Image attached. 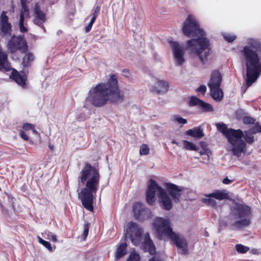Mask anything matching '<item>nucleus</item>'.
<instances>
[{"mask_svg": "<svg viewBox=\"0 0 261 261\" xmlns=\"http://www.w3.org/2000/svg\"><path fill=\"white\" fill-rule=\"evenodd\" d=\"M34 57L32 53H28L23 58L22 64L24 66H27L30 62L34 60Z\"/></svg>", "mask_w": 261, "mask_h": 261, "instance_id": "31", "label": "nucleus"}, {"mask_svg": "<svg viewBox=\"0 0 261 261\" xmlns=\"http://www.w3.org/2000/svg\"><path fill=\"white\" fill-rule=\"evenodd\" d=\"M126 243H122L120 245L116 251V257L117 259L121 258L126 254Z\"/></svg>", "mask_w": 261, "mask_h": 261, "instance_id": "25", "label": "nucleus"}, {"mask_svg": "<svg viewBox=\"0 0 261 261\" xmlns=\"http://www.w3.org/2000/svg\"><path fill=\"white\" fill-rule=\"evenodd\" d=\"M206 87L204 85H201L198 89L197 91L201 93H204L206 91Z\"/></svg>", "mask_w": 261, "mask_h": 261, "instance_id": "42", "label": "nucleus"}, {"mask_svg": "<svg viewBox=\"0 0 261 261\" xmlns=\"http://www.w3.org/2000/svg\"><path fill=\"white\" fill-rule=\"evenodd\" d=\"M31 130L32 133L35 135H38V132L35 129V126L29 123H25L22 126V129L20 132L21 137L24 140H29V137L26 134L25 132Z\"/></svg>", "mask_w": 261, "mask_h": 261, "instance_id": "19", "label": "nucleus"}, {"mask_svg": "<svg viewBox=\"0 0 261 261\" xmlns=\"http://www.w3.org/2000/svg\"><path fill=\"white\" fill-rule=\"evenodd\" d=\"M99 11H100V7L99 6H97L94 7V10H93V12L92 13V18H91V20L90 21V22H91V23H94L96 17H97V16L98 15Z\"/></svg>", "mask_w": 261, "mask_h": 261, "instance_id": "36", "label": "nucleus"}, {"mask_svg": "<svg viewBox=\"0 0 261 261\" xmlns=\"http://www.w3.org/2000/svg\"><path fill=\"white\" fill-rule=\"evenodd\" d=\"M22 9L20 14V19L19 22V25L20 31L22 32H25L27 31L26 28L24 27V20L25 18H29L30 12L29 9L27 5V0H20Z\"/></svg>", "mask_w": 261, "mask_h": 261, "instance_id": "15", "label": "nucleus"}, {"mask_svg": "<svg viewBox=\"0 0 261 261\" xmlns=\"http://www.w3.org/2000/svg\"><path fill=\"white\" fill-rule=\"evenodd\" d=\"M237 251L240 253H245L249 250V247L242 244H237L235 246Z\"/></svg>", "mask_w": 261, "mask_h": 261, "instance_id": "33", "label": "nucleus"}, {"mask_svg": "<svg viewBox=\"0 0 261 261\" xmlns=\"http://www.w3.org/2000/svg\"><path fill=\"white\" fill-rule=\"evenodd\" d=\"M142 247L144 251L149 252L150 254L153 255L155 253V247L148 233H146L144 236V241Z\"/></svg>", "mask_w": 261, "mask_h": 261, "instance_id": "17", "label": "nucleus"}, {"mask_svg": "<svg viewBox=\"0 0 261 261\" xmlns=\"http://www.w3.org/2000/svg\"><path fill=\"white\" fill-rule=\"evenodd\" d=\"M87 100L96 107H102L108 102H122L123 94L118 89L116 76L112 75L107 83H100L92 88Z\"/></svg>", "mask_w": 261, "mask_h": 261, "instance_id": "3", "label": "nucleus"}, {"mask_svg": "<svg viewBox=\"0 0 261 261\" xmlns=\"http://www.w3.org/2000/svg\"><path fill=\"white\" fill-rule=\"evenodd\" d=\"M222 35L225 40L228 42H232L236 38V35L229 33H224Z\"/></svg>", "mask_w": 261, "mask_h": 261, "instance_id": "38", "label": "nucleus"}, {"mask_svg": "<svg viewBox=\"0 0 261 261\" xmlns=\"http://www.w3.org/2000/svg\"><path fill=\"white\" fill-rule=\"evenodd\" d=\"M216 125L217 129L227 138L231 145L233 154L237 157L246 152V143L251 144L253 143V134L261 132V126L258 123L244 132L241 129L228 128L223 123H218Z\"/></svg>", "mask_w": 261, "mask_h": 261, "instance_id": "4", "label": "nucleus"}, {"mask_svg": "<svg viewBox=\"0 0 261 261\" xmlns=\"http://www.w3.org/2000/svg\"><path fill=\"white\" fill-rule=\"evenodd\" d=\"M242 121L244 124H249L254 123L255 120L249 116H245L243 118Z\"/></svg>", "mask_w": 261, "mask_h": 261, "instance_id": "40", "label": "nucleus"}, {"mask_svg": "<svg viewBox=\"0 0 261 261\" xmlns=\"http://www.w3.org/2000/svg\"><path fill=\"white\" fill-rule=\"evenodd\" d=\"M49 148H50L51 150H53V146L49 145Z\"/></svg>", "mask_w": 261, "mask_h": 261, "instance_id": "49", "label": "nucleus"}, {"mask_svg": "<svg viewBox=\"0 0 261 261\" xmlns=\"http://www.w3.org/2000/svg\"><path fill=\"white\" fill-rule=\"evenodd\" d=\"M206 198L202 199L203 203L210 206H216L217 205L216 201L214 197L209 196V194L205 195Z\"/></svg>", "mask_w": 261, "mask_h": 261, "instance_id": "28", "label": "nucleus"}, {"mask_svg": "<svg viewBox=\"0 0 261 261\" xmlns=\"http://www.w3.org/2000/svg\"><path fill=\"white\" fill-rule=\"evenodd\" d=\"M169 45L172 49L175 64L176 65L180 66L185 62V48L177 41H169Z\"/></svg>", "mask_w": 261, "mask_h": 261, "instance_id": "11", "label": "nucleus"}, {"mask_svg": "<svg viewBox=\"0 0 261 261\" xmlns=\"http://www.w3.org/2000/svg\"><path fill=\"white\" fill-rule=\"evenodd\" d=\"M209 196L214 197L218 200H222L229 199V194L226 190H216L209 194Z\"/></svg>", "mask_w": 261, "mask_h": 261, "instance_id": "21", "label": "nucleus"}, {"mask_svg": "<svg viewBox=\"0 0 261 261\" xmlns=\"http://www.w3.org/2000/svg\"><path fill=\"white\" fill-rule=\"evenodd\" d=\"M148 261H164V260L159 257L153 256L151 259H150Z\"/></svg>", "mask_w": 261, "mask_h": 261, "instance_id": "44", "label": "nucleus"}, {"mask_svg": "<svg viewBox=\"0 0 261 261\" xmlns=\"http://www.w3.org/2000/svg\"><path fill=\"white\" fill-rule=\"evenodd\" d=\"M38 242L46 247L49 251L51 252L55 249V246L52 247L50 244L43 239H42L40 236L37 237Z\"/></svg>", "mask_w": 261, "mask_h": 261, "instance_id": "30", "label": "nucleus"}, {"mask_svg": "<svg viewBox=\"0 0 261 261\" xmlns=\"http://www.w3.org/2000/svg\"><path fill=\"white\" fill-rule=\"evenodd\" d=\"M34 10V14L36 17V18L34 20V23L39 26H42L45 31V28L43 25H42L43 23L45 22L46 19L45 13L40 10V7L38 4H35Z\"/></svg>", "mask_w": 261, "mask_h": 261, "instance_id": "16", "label": "nucleus"}, {"mask_svg": "<svg viewBox=\"0 0 261 261\" xmlns=\"http://www.w3.org/2000/svg\"><path fill=\"white\" fill-rule=\"evenodd\" d=\"M140 255L138 253L133 251L130 253L126 261H140Z\"/></svg>", "mask_w": 261, "mask_h": 261, "instance_id": "35", "label": "nucleus"}, {"mask_svg": "<svg viewBox=\"0 0 261 261\" xmlns=\"http://www.w3.org/2000/svg\"><path fill=\"white\" fill-rule=\"evenodd\" d=\"M201 101V100L197 98L196 96H192L189 103L190 106H197L199 108Z\"/></svg>", "mask_w": 261, "mask_h": 261, "instance_id": "34", "label": "nucleus"}, {"mask_svg": "<svg viewBox=\"0 0 261 261\" xmlns=\"http://www.w3.org/2000/svg\"><path fill=\"white\" fill-rule=\"evenodd\" d=\"M241 54L246 70V90L256 82L261 74V42L257 39L248 38Z\"/></svg>", "mask_w": 261, "mask_h": 261, "instance_id": "2", "label": "nucleus"}, {"mask_svg": "<svg viewBox=\"0 0 261 261\" xmlns=\"http://www.w3.org/2000/svg\"><path fill=\"white\" fill-rule=\"evenodd\" d=\"M93 24V23H91V22L89 23L88 25L86 28V33L89 32L91 30Z\"/></svg>", "mask_w": 261, "mask_h": 261, "instance_id": "45", "label": "nucleus"}, {"mask_svg": "<svg viewBox=\"0 0 261 261\" xmlns=\"http://www.w3.org/2000/svg\"><path fill=\"white\" fill-rule=\"evenodd\" d=\"M186 134L197 138H200L203 136L202 130L200 128L196 127L186 131Z\"/></svg>", "mask_w": 261, "mask_h": 261, "instance_id": "24", "label": "nucleus"}, {"mask_svg": "<svg viewBox=\"0 0 261 261\" xmlns=\"http://www.w3.org/2000/svg\"><path fill=\"white\" fill-rule=\"evenodd\" d=\"M172 120L175 123H177L180 124H185L187 123V120L180 117L178 115H174L172 117Z\"/></svg>", "mask_w": 261, "mask_h": 261, "instance_id": "32", "label": "nucleus"}, {"mask_svg": "<svg viewBox=\"0 0 261 261\" xmlns=\"http://www.w3.org/2000/svg\"><path fill=\"white\" fill-rule=\"evenodd\" d=\"M182 145L183 146V148L187 150L197 151L199 149V148L194 143L186 140L182 141Z\"/></svg>", "mask_w": 261, "mask_h": 261, "instance_id": "26", "label": "nucleus"}, {"mask_svg": "<svg viewBox=\"0 0 261 261\" xmlns=\"http://www.w3.org/2000/svg\"><path fill=\"white\" fill-rule=\"evenodd\" d=\"M42 236L45 239L51 240L54 242L58 241L57 236L48 230H45L42 232Z\"/></svg>", "mask_w": 261, "mask_h": 261, "instance_id": "27", "label": "nucleus"}, {"mask_svg": "<svg viewBox=\"0 0 261 261\" xmlns=\"http://www.w3.org/2000/svg\"><path fill=\"white\" fill-rule=\"evenodd\" d=\"M1 26L2 31L4 34L8 33L10 30L11 24L8 22V17L5 11H3L1 16Z\"/></svg>", "mask_w": 261, "mask_h": 261, "instance_id": "20", "label": "nucleus"}, {"mask_svg": "<svg viewBox=\"0 0 261 261\" xmlns=\"http://www.w3.org/2000/svg\"><path fill=\"white\" fill-rule=\"evenodd\" d=\"M150 90L157 93H165L169 89L168 83L164 80L154 79L149 84Z\"/></svg>", "mask_w": 261, "mask_h": 261, "instance_id": "14", "label": "nucleus"}, {"mask_svg": "<svg viewBox=\"0 0 261 261\" xmlns=\"http://www.w3.org/2000/svg\"><path fill=\"white\" fill-rule=\"evenodd\" d=\"M8 46L9 49L12 54L18 51L23 54L28 50L27 43L23 35L12 37L9 42Z\"/></svg>", "mask_w": 261, "mask_h": 261, "instance_id": "10", "label": "nucleus"}, {"mask_svg": "<svg viewBox=\"0 0 261 261\" xmlns=\"http://www.w3.org/2000/svg\"><path fill=\"white\" fill-rule=\"evenodd\" d=\"M167 238L171 239L174 242L179 253L182 254L188 253V243L182 235L172 231Z\"/></svg>", "mask_w": 261, "mask_h": 261, "instance_id": "12", "label": "nucleus"}, {"mask_svg": "<svg viewBox=\"0 0 261 261\" xmlns=\"http://www.w3.org/2000/svg\"><path fill=\"white\" fill-rule=\"evenodd\" d=\"M181 194V189L173 184L168 185L167 192L153 180L150 179L148 185L146 196V201L149 204H153L159 199L162 207L167 210H170L172 207L170 195L175 202L179 201Z\"/></svg>", "mask_w": 261, "mask_h": 261, "instance_id": "6", "label": "nucleus"}, {"mask_svg": "<svg viewBox=\"0 0 261 261\" xmlns=\"http://www.w3.org/2000/svg\"><path fill=\"white\" fill-rule=\"evenodd\" d=\"M230 216L234 220L230 224L231 229L247 227L251 223L252 214L251 207L245 204H237L231 208Z\"/></svg>", "mask_w": 261, "mask_h": 261, "instance_id": "7", "label": "nucleus"}, {"mask_svg": "<svg viewBox=\"0 0 261 261\" xmlns=\"http://www.w3.org/2000/svg\"><path fill=\"white\" fill-rule=\"evenodd\" d=\"M143 231L138 224L129 222L126 227L125 237L129 239L133 245L138 246L142 240Z\"/></svg>", "mask_w": 261, "mask_h": 261, "instance_id": "9", "label": "nucleus"}, {"mask_svg": "<svg viewBox=\"0 0 261 261\" xmlns=\"http://www.w3.org/2000/svg\"><path fill=\"white\" fill-rule=\"evenodd\" d=\"M222 81V76L218 71H213L211 73L210 80L208 83V86L210 88L220 87Z\"/></svg>", "mask_w": 261, "mask_h": 261, "instance_id": "18", "label": "nucleus"}, {"mask_svg": "<svg viewBox=\"0 0 261 261\" xmlns=\"http://www.w3.org/2000/svg\"><path fill=\"white\" fill-rule=\"evenodd\" d=\"M199 108L201 109L202 111L205 112H211L213 111V106L209 103L203 101L202 100L199 106Z\"/></svg>", "mask_w": 261, "mask_h": 261, "instance_id": "29", "label": "nucleus"}, {"mask_svg": "<svg viewBox=\"0 0 261 261\" xmlns=\"http://www.w3.org/2000/svg\"><path fill=\"white\" fill-rule=\"evenodd\" d=\"M172 143L175 144L177 145L178 146H182V141H181L180 142H178L176 140H173L172 141Z\"/></svg>", "mask_w": 261, "mask_h": 261, "instance_id": "46", "label": "nucleus"}, {"mask_svg": "<svg viewBox=\"0 0 261 261\" xmlns=\"http://www.w3.org/2000/svg\"><path fill=\"white\" fill-rule=\"evenodd\" d=\"M123 72L125 73H127L128 72V70H126V69H124L123 70Z\"/></svg>", "mask_w": 261, "mask_h": 261, "instance_id": "47", "label": "nucleus"}, {"mask_svg": "<svg viewBox=\"0 0 261 261\" xmlns=\"http://www.w3.org/2000/svg\"><path fill=\"white\" fill-rule=\"evenodd\" d=\"M89 229V224H85L84 225V232H83L84 240H85L86 238L87 237V236L88 234Z\"/></svg>", "mask_w": 261, "mask_h": 261, "instance_id": "41", "label": "nucleus"}, {"mask_svg": "<svg viewBox=\"0 0 261 261\" xmlns=\"http://www.w3.org/2000/svg\"><path fill=\"white\" fill-rule=\"evenodd\" d=\"M182 31L187 37H196L186 42V49L190 54L198 56L202 64H205L211 53L210 42L205 37V32L193 16L187 17L183 23Z\"/></svg>", "mask_w": 261, "mask_h": 261, "instance_id": "1", "label": "nucleus"}, {"mask_svg": "<svg viewBox=\"0 0 261 261\" xmlns=\"http://www.w3.org/2000/svg\"><path fill=\"white\" fill-rule=\"evenodd\" d=\"M210 90L212 97L216 101H220L222 100L223 96V93L220 87L210 88Z\"/></svg>", "mask_w": 261, "mask_h": 261, "instance_id": "23", "label": "nucleus"}, {"mask_svg": "<svg viewBox=\"0 0 261 261\" xmlns=\"http://www.w3.org/2000/svg\"><path fill=\"white\" fill-rule=\"evenodd\" d=\"M149 149L148 146L146 144H143L140 149V153L141 155H146L148 154Z\"/></svg>", "mask_w": 261, "mask_h": 261, "instance_id": "39", "label": "nucleus"}, {"mask_svg": "<svg viewBox=\"0 0 261 261\" xmlns=\"http://www.w3.org/2000/svg\"><path fill=\"white\" fill-rule=\"evenodd\" d=\"M153 226L157 237L161 240L165 239L173 231L168 218L157 217L153 221Z\"/></svg>", "mask_w": 261, "mask_h": 261, "instance_id": "8", "label": "nucleus"}, {"mask_svg": "<svg viewBox=\"0 0 261 261\" xmlns=\"http://www.w3.org/2000/svg\"><path fill=\"white\" fill-rule=\"evenodd\" d=\"M200 155H205L207 156V163H208L212 160V151L207 148L203 149L199 152Z\"/></svg>", "mask_w": 261, "mask_h": 261, "instance_id": "37", "label": "nucleus"}, {"mask_svg": "<svg viewBox=\"0 0 261 261\" xmlns=\"http://www.w3.org/2000/svg\"><path fill=\"white\" fill-rule=\"evenodd\" d=\"M10 77L20 86H23L25 84V77L23 73L21 74L17 71L13 70Z\"/></svg>", "mask_w": 261, "mask_h": 261, "instance_id": "22", "label": "nucleus"}, {"mask_svg": "<svg viewBox=\"0 0 261 261\" xmlns=\"http://www.w3.org/2000/svg\"><path fill=\"white\" fill-rule=\"evenodd\" d=\"M79 179L80 184L85 185V187L79 193V199L86 209L92 212L93 210V199L99 188V171L90 164L87 163L81 171Z\"/></svg>", "mask_w": 261, "mask_h": 261, "instance_id": "5", "label": "nucleus"}, {"mask_svg": "<svg viewBox=\"0 0 261 261\" xmlns=\"http://www.w3.org/2000/svg\"><path fill=\"white\" fill-rule=\"evenodd\" d=\"M133 212L136 219L144 221L149 219L151 216L149 209L146 208L144 204L136 202L133 205Z\"/></svg>", "mask_w": 261, "mask_h": 261, "instance_id": "13", "label": "nucleus"}, {"mask_svg": "<svg viewBox=\"0 0 261 261\" xmlns=\"http://www.w3.org/2000/svg\"><path fill=\"white\" fill-rule=\"evenodd\" d=\"M202 159L203 160H206L207 161V156L206 155L205 157H203Z\"/></svg>", "mask_w": 261, "mask_h": 261, "instance_id": "48", "label": "nucleus"}, {"mask_svg": "<svg viewBox=\"0 0 261 261\" xmlns=\"http://www.w3.org/2000/svg\"><path fill=\"white\" fill-rule=\"evenodd\" d=\"M232 180L228 179V177H226L224 179H223L222 182L224 184H225V185H228V184H230V183L232 182Z\"/></svg>", "mask_w": 261, "mask_h": 261, "instance_id": "43", "label": "nucleus"}]
</instances>
